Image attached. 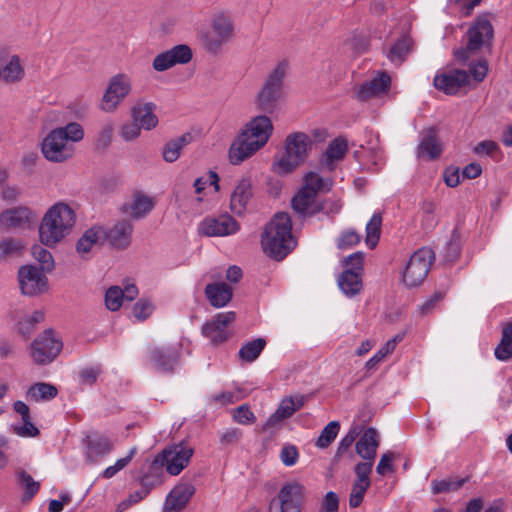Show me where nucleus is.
I'll return each mask as SVG.
<instances>
[{
	"label": "nucleus",
	"mask_w": 512,
	"mask_h": 512,
	"mask_svg": "<svg viewBox=\"0 0 512 512\" xmlns=\"http://www.w3.org/2000/svg\"><path fill=\"white\" fill-rule=\"evenodd\" d=\"M273 132V125L266 115L252 118L241 129L230 145L228 158L231 164L239 165L263 148Z\"/></svg>",
	"instance_id": "1"
},
{
	"label": "nucleus",
	"mask_w": 512,
	"mask_h": 512,
	"mask_svg": "<svg viewBox=\"0 0 512 512\" xmlns=\"http://www.w3.org/2000/svg\"><path fill=\"white\" fill-rule=\"evenodd\" d=\"M261 244L264 252L276 260L284 259L296 246L292 235V222L289 214L279 212L265 226Z\"/></svg>",
	"instance_id": "2"
},
{
	"label": "nucleus",
	"mask_w": 512,
	"mask_h": 512,
	"mask_svg": "<svg viewBox=\"0 0 512 512\" xmlns=\"http://www.w3.org/2000/svg\"><path fill=\"white\" fill-rule=\"evenodd\" d=\"M76 222L74 210L64 202H57L44 214L39 225L42 244L54 247L67 237Z\"/></svg>",
	"instance_id": "3"
},
{
	"label": "nucleus",
	"mask_w": 512,
	"mask_h": 512,
	"mask_svg": "<svg viewBox=\"0 0 512 512\" xmlns=\"http://www.w3.org/2000/svg\"><path fill=\"white\" fill-rule=\"evenodd\" d=\"M84 137V130L77 122L53 129L43 139L41 150L44 157L55 163H61L74 155V147L69 142H79Z\"/></svg>",
	"instance_id": "4"
},
{
	"label": "nucleus",
	"mask_w": 512,
	"mask_h": 512,
	"mask_svg": "<svg viewBox=\"0 0 512 512\" xmlns=\"http://www.w3.org/2000/svg\"><path fill=\"white\" fill-rule=\"evenodd\" d=\"M310 146L311 140L307 134L296 132L288 135L285 143V155L274 164V171L285 175L295 170L307 158Z\"/></svg>",
	"instance_id": "5"
},
{
	"label": "nucleus",
	"mask_w": 512,
	"mask_h": 512,
	"mask_svg": "<svg viewBox=\"0 0 512 512\" xmlns=\"http://www.w3.org/2000/svg\"><path fill=\"white\" fill-rule=\"evenodd\" d=\"M286 72L287 64L279 63L269 74L263 87L256 96L255 105L257 109L265 113H272L275 110L277 101L281 97Z\"/></svg>",
	"instance_id": "6"
},
{
	"label": "nucleus",
	"mask_w": 512,
	"mask_h": 512,
	"mask_svg": "<svg viewBox=\"0 0 512 512\" xmlns=\"http://www.w3.org/2000/svg\"><path fill=\"white\" fill-rule=\"evenodd\" d=\"M235 36L232 17L224 12L216 13L211 20V32L203 36V45L208 52L217 53Z\"/></svg>",
	"instance_id": "7"
},
{
	"label": "nucleus",
	"mask_w": 512,
	"mask_h": 512,
	"mask_svg": "<svg viewBox=\"0 0 512 512\" xmlns=\"http://www.w3.org/2000/svg\"><path fill=\"white\" fill-rule=\"evenodd\" d=\"M132 91V79L126 73L112 76L100 99L99 109L105 113H113Z\"/></svg>",
	"instance_id": "8"
},
{
	"label": "nucleus",
	"mask_w": 512,
	"mask_h": 512,
	"mask_svg": "<svg viewBox=\"0 0 512 512\" xmlns=\"http://www.w3.org/2000/svg\"><path fill=\"white\" fill-rule=\"evenodd\" d=\"M435 258L431 248L422 247L415 251L402 273V280L407 287H416L426 278Z\"/></svg>",
	"instance_id": "9"
},
{
	"label": "nucleus",
	"mask_w": 512,
	"mask_h": 512,
	"mask_svg": "<svg viewBox=\"0 0 512 512\" xmlns=\"http://www.w3.org/2000/svg\"><path fill=\"white\" fill-rule=\"evenodd\" d=\"M468 42L465 48L455 51L457 60L465 62L493 37V27L487 18H478L467 32Z\"/></svg>",
	"instance_id": "10"
},
{
	"label": "nucleus",
	"mask_w": 512,
	"mask_h": 512,
	"mask_svg": "<svg viewBox=\"0 0 512 512\" xmlns=\"http://www.w3.org/2000/svg\"><path fill=\"white\" fill-rule=\"evenodd\" d=\"M63 344L52 330H45L30 345V356L34 363L46 365L51 363L62 350Z\"/></svg>",
	"instance_id": "11"
},
{
	"label": "nucleus",
	"mask_w": 512,
	"mask_h": 512,
	"mask_svg": "<svg viewBox=\"0 0 512 512\" xmlns=\"http://www.w3.org/2000/svg\"><path fill=\"white\" fill-rule=\"evenodd\" d=\"M193 453L194 448L182 441L165 448L156 458V462L164 466L170 475L176 476L187 467Z\"/></svg>",
	"instance_id": "12"
},
{
	"label": "nucleus",
	"mask_w": 512,
	"mask_h": 512,
	"mask_svg": "<svg viewBox=\"0 0 512 512\" xmlns=\"http://www.w3.org/2000/svg\"><path fill=\"white\" fill-rule=\"evenodd\" d=\"M18 281L22 294L26 296H37L48 290V279L44 271L33 265L19 268Z\"/></svg>",
	"instance_id": "13"
},
{
	"label": "nucleus",
	"mask_w": 512,
	"mask_h": 512,
	"mask_svg": "<svg viewBox=\"0 0 512 512\" xmlns=\"http://www.w3.org/2000/svg\"><path fill=\"white\" fill-rule=\"evenodd\" d=\"M239 230L240 224L228 214L205 218L198 225V233L208 237L229 236Z\"/></svg>",
	"instance_id": "14"
},
{
	"label": "nucleus",
	"mask_w": 512,
	"mask_h": 512,
	"mask_svg": "<svg viewBox=\"0 0 512 512\" xmlns=\"http://www.w3.org/2000/svg\"><path fill=\"white\" fill-rule=\"evenodd\" d=\"M235 312L217 313L210 321L205 323L202 328L203 335L213 344H220L229 338L228 326L234 322Z\"/></svg>",
	"instance_id": "15"
},
{
	"label": "nucleus",
	"mask_w": 512,
	"mask_h": 512,
	"mask_svg": "<svg viewBox=\"0 0 512 512\" xmlns=\"http://www.w3.org/2000/svg\"><path fill=\"white\" fill-rule=\"evenodd\" d=\"M192 56V50L188 45L179 44L156 55L152 61V67L157 72H163L177 64L190 62Z\"/></svg>",
	"instance_id": "16"
},
{
	"label": "nucleus",
	"mask_w": 512,
	"mask_h": 512,
	"mask_svg": "<svg viewBox=\"0 0 512 512\" xmlns=\"http://www.w3.org/2000/svg\"><path fill=\"white\" fill-rule=\"evenodd\" d=\"M305 487L299 482H289L278 492L280 512H301Z\"/></svg>",
	"instance_id": "17"
},
{
	"label": "nucleus",
	"mask_w": 512,
	"mask_h": 512,
	"mask_svg": "<svg viewBox=\"0 0 512 512\" xmlns=\"http://www.w3.org/2000/svg\"><path fill=\"white\" fill-rule=\"evenodd\" d=\"M470 85V74L464 70L454 69L434 78V86L446 94L454 95L460 88Z\"/></svg>",
	"instance_id": "18"
},
{
	"label": "nucleus",
	"mask_w": 512,
	"mask_h": 512,
	"mask_svg": "<svg viewBox=\"0 0 512 512\" xmlns=\"http://www.w3.org/2000/svg\"><path fill=\"white\" fill-rule=\"evenodd\" d=\"M253 197L252 181L250 177L239 179L230 196V210L237 216H242L247 211Z\"/></svg>",
	"instance_id": "19"
},
{
	"label": "nucleus",
	"mask_w": 512,
	"mask_h": 512,
	"mask_svg": "<svg viewBox=\"0 0 512 512\" xmlns=\"http://www.w3.org/2000/svg\"><path fill=\"white\" fill-rule=\"evenodd\" d=\"M305 402L306 397L301 394L283 398L276 411L267 419L265 428H274L283 420L290 418L304 406Z\"/></svg>",
	"instance_id": "20"
},
{
	"label": "nucleus",
	"mask_w": 512,
	"mask_h": 512,
	"mask_svg": "<svg viewBox=\"0 0 512 512\" xmlns=\"http://www.w3.org/2000/svg\"><path fill=\"white\" fill-rule=\"evenodd\" d=\"M291 205L293 210L300 216H313L325 209L318 196L304 188H301L292 198Z\"/></svg>",
	"instance_id": "21"
},
{
	"label": "nucleus",
	"mask_w": 512,
	"mask_h": 512,
	"mask_svg": "<svg viewBox=\"0 0 512 512\" xmlns=\"http://www.w3.org/2000/svg\"><path fill=\"white\" fill-rule=\"evenodd\" d=\"M195 493V487L191 483H179L167 495L163 512H180Z\"/></svg>",
	"instance_id": "22"
},
{
	"label": "nucleus",
	"mask_w": 512,
	"mask_h": 512,
	"mask_svg": "<svg viewBox=\"0 0 512 512\" xmlns=\"http://www.w3.org/2000/svg\"><path fill=\"white\" fill-rule=\"evenodd\" d=\"M391 78L387 73H380L377 77L362 83L356 97L360 101H366L373 97L381 96L388 92Z\"/></svg>",
	"instance_id": "23"
},
{
	"label": "nucleus",
	"mask_w": 512,
	"mask_h": 512,
	"mask_svg": "<svg viewBox=\"0 0 512 512\" xmlns=\"http://www.w3.org/2000/svg\"><path fill=\"white\" fill-rule=\"evenodd\" d=\"M151 362L161 372H171L178 363L179 350L177 346L157 347L151 351Z\"/></svg>",
	"instance_id": "24"
},
{
	"label": "nucleus",
	"mask_w": 512,
	"mask_h": 512,
	"mask_svg": "<svg viewBox=\"0 0 512 512\" xmlns=\"http://www.w3.org/2000/svg\"><path fill=\"white\" fill-rule=\"evenodd\" d=\"M347 150L346 139L342 137L335 138L320 157V167L329 172L333 171L336 168V164L344 158Z\"/></svg>",
	"instance_id": "25"
},
{
	"label": "nucleus",
	"mask_w": 512,
	"mask_h": 512,
	"mask_svg": "<svg viewBox=\"0 0 512 512\" xmlns=\"http://www.w3.org/2000/svg\"><path fill=\"white\" fill-rule=\"evenodd\" d=\"M132 232V223L128 220H121L116 222L108 231H106L105 238L108 239L113 247L125 249L131 243Z\"/></svg>",
	"instance_id": "26"
},
{
	"label": "nucleus",
	"mask_w": 512,
	"mask_h": 512,
	"mask_svg": "<svg viewBox=\"0 0 512 512\" xmlns=\"http://www.w3.org/2000/svg\"><path fill=\"white\" fill-rule=\"evenodd\" d=\"M24 76V68L18 55L0 54V79L13 83Z\"/></svg>",
	"instance_id": "27"
},
{
	"label": "nucleus",
	"mask_w": 512,
	"mask_h": 512,
	"mask_svg": "<svg viewBox=\"0 0 512 512\" xmlns=\"http://www.w3.org/2000/svg\"><path fill=\"white\" fill-rule=\"evenodd\" d=\"M153 207L154 202L151 197L135 193L130 201L122 205L121 211L133 219H141L150 213Z\"/></svg>",
	"instance_id": "28"
},
{
	"label": "nucleus",
	"mask_w": 512,
	"mask_h": 512,
	"mask_svg": "<svg viewBox=\"0 0 512 512\" xmlns=\"http://www.w3.org/2000/svg\"><path fill=\"white\" fill-rule=\"evenodd\" d=\"M413 48V40L409 35H402L386 49V57L395 66H400L409 56Z\"/></svg>",
	"instance_id": "29"
},
{
	"label": "nucleus",
	"mask_w": 512,
	"mask_h": 512,
	"mask_svg": "<svg viewBox=\"0 0 512 512\" xmlns=\"http://www.w3.org/2000/svg\"><path fill=\"white\" fill-rule=\"evenodd\" d=\"M442 151V144L440 143L435 130H427L417 147V157L425 160H433L438 158Z\"/></svg>",
	"instance_id": "30"
},
{
	"label": "nucleus",
	"mask_w": 512,
	"mask_h": 512,
	"mask_svg": "<svg viewBox=\"0 0 512 512\" xmlns=\"http://www.w3.org/2000/svg\"><path fill=\"white\" fill-rule=\"evenodd\" d=\"M379 446L378 433L375 428H368L356 443L357 454L367 460L374 461Z\"/></svg>",
	"instance_id": "31"
},
{
	"label": "nucleus",
	"mask_w": 512,
	"mask_h": 512,
	"mask_svg": "<svg viewBox=\"0 0 512 512\" xmlns=\"http://www.w3.org/2000/svg\"><path fill=\"white\" fill-rule=\"evenodd\" d=\"M156 105L153 102L138 104L132 109L133 120L141 129L150 131L158 125V117L155 114Z\"/></svg>",
	"instance_id": "32"
},
{
	"label": "nucleus",
	"mask_w": 512,
	"mask_h": 512,
	"mask_svg": "<svg viewBox=\"0 0 512 512\" xmlns=\"http://www.w3.org/2000/svg\"><path fill=\"white\" fill-rule=\"evenodd\" d=\"M205 296L211 306L221 308L226 306L232 298V288L224 282L210 283L205 287Z\"/></svg>",
	"instance_id": "33"
},
{
	"label": "nucleus",
	"mask_w": 512,
	"mask_h": 512,
	"mask_svg": "<svg viewBox=\"0 0 512 512\" xmlns=\"http://www.w3.org/2000/svg\"><path fill=\"white\" fill-rule=\"evenodd\" d=\"M32 212L27 207L8 209L0 214V225L5 228H20L30 222Z\"/></svg>",
	"instance_id": "34"
},
{
	"label": "nucleus",
	"mask_w": 512,
	"mask_h": 512,
	"mask_svg": "<svg viewBox=\"0 0 512 512\" xmlns=\"http://www.w3.org/2000/svg\"><path fill=\"white\" fill-rule=\"evenodd\" d=\"M106 230L102 226H93L86 230L76 243V251L81 257L90 252L92 247L105 239Z\"/></svg>",
	"instance_id": "35"
},
{
	"label": "nucleus",
	"mask_w": 512,
	"mask_h": 512,
	"mask_svg": "<svg viewBox=\"0 0 512 512\" xmlns=\"http://www.w3.org/2000/svg\"><path fill=\"white\" fill-rule=\"evenodd\" d=\"M113 449V443L109 438L100 436L89 440L86 450V458L90 463L98 462L102 457L108 455Z\"/></svg>",
	"instance_id": "36"
},
{
	"label": "nucleus",
	"mask_w": 512,
	"mask_h": 512,
	"mask_svg": "<svg viewBox=\"0 0 512 512\" xmlns=\"http://www.w3.org/2000/svg\"><path fill=\"white\" fill-rule=\"evenodd\" d=\"M338 286L346 296L356 295L362 288L360 273L349 269L344 270L338 277Z\"/></svg>",
	"instance_id": "37"
},
{
	"label": "nucleus",
	"mask_w": 512,
	"mask_h": 512,
	"mask_svg": "<svg viewBox=\"0 0 512 512\" xmlns=\"http://www.w3.org/2000/svg\"><path fill=\"white\" fill-rule=\"evenodd\" d=\"M192 139L190 133H185L178 138L168 141L162 150L163 159L168 163L175 162L181 154L182 149L187 146Z\"/></svg>",
	"instance_id": "38"
},
{
	"label": "nucleus",
	"mask_w": 512,
	"mask_h": 512,
	"mask_svg": "<svg viewBox=\"0 0 512 512\" xmlns=\"http://www.w3.org/2000/svg\"><path fill=\"white\" fill-rule=\"evenodd\" d=\"M57 388L45 382L33 384L27 390V397L35 402L49 401L57 396Z\"/></svg>",
	"instance_id": "39"
},
{
	"label": "nucleus",
	"mask_w": 512,
	"mask_h": 512,
	"mask_svg": "<svg viewBox=\"0 0 512 512\" xmlns=\"http://www.w3.org/2000/svg\"><path fill=\"white\" fill-rule=\"evenodd\" d=\"M331 187L332 180L330 178H324L316 172H309L304 177V185L302 188L318 196L320 192L329 191Z\"/></svg>",
	"instance_id": "40"
},
{
	"label": "nucleus",
	"mask_w": 512,
	"mask_h": 512,
	"mask_svg": "<svg viewBox=\"0 0 512 512\" xmlns=\"http://www.w3.org/2000/svg\"><path fill=\"white\" fill-rule=\"evenodd\" d=\"M495 356L501 361L512 357V323L503 326L501 341L495 349Z\"/></svg>",
	"instance_id": "41"
},
{
	"label": "nucleus",
	"mask_w": 512,
	"mask_h": 512,
	"mask_svg": "<svg viewBox=\"0 0 512 512\" xmlns=\"http://www.w3.org/2000/svg\"><path fill=\"white\" fill-rule=\"evenodd\" d=\"M265 345L266 342L262 338L249 341L239 350V357L245 362H253L259 357Z\"/></svg>",
	"instance_id": "42"
},
{
	"label": "nucleus",
	"mask_w": 512,
	"mask_h": 512,
	"mask_svg": "<svg viewBox=\"0 0 512 512\" xmlns=\"http://www.w3.org/2000/svg\"><path fill=\"white\" fill-rule=\"evenodd\" d=\"M466 482L467 478H448L441 480H433L431 482V491L433 494L458 491Z\"/></svg>",
	"instance_id": "43"
},
{
	"label": "nucleus",
	"mask_w": 512,
	"mask_h": 512,
	"mask_svg": "<svg viewBox=\"0 0 512 512\" xmlns=\"http://www.w3.org/2000/svg\"><path fill=\"white\" fill-rule=\"evenodd\" d=\"M382 217L380 214H373L366 225V245L373 249L376 247L381 232Z\"/></svg>",
	"instance_id": "44"
},
{
	"label": "nucleus",
	"mask_w": 512,
	"mask_h": 512,
	"mask_svg": "<svg viewBox=\"0 0 512 512\" xmlns=\"http://www.w3.org/2000/svg\"><path fill=\"white\" fill-rule=\"evenodd\" d=\"M340 430V424L338 421L329 422L321 431L317 438L315 445L320 449H325L331 445L335 440Z\"/></svg>",
	"instance_id": "45"
},
{
	"label": "nucleus",
	"mask_w": 512,
	"mask_h": 512,
	"mask_svg": "<svg viewBox=\"0 0 512 512\" xmlns=\"http://www.w3.org/2000/svg\"><path fill=\"white\" fill-rule=\"evenodd\" d=\"M44 320V313L40 310H36L31 314L24 315L17 324L19 333L23 335H29L36 324Z\"/></svg>",
	"instance_id": "46"
},
{
	"label": "nucleus",
	"mask_w": 512,
	"mask_h": 512,
	"mask_svg": "<svg viewBox=\"0 0 512 512\" xmlns=\"http://www.w3.org/2000/svg\"><path fill=\"white\" fill-rule=\"evenodd\" d=\"M32 256L41 265V270L50 272L54 268V259L52 254L42 245L35 244L31 248Z\"/></svg>",
	"instance_id": "47"
},
{
	"label": "nucleus",
	"mask_w": 512,
	"mask_h": 512,
	"mask_svg": "<svg viewBox=\"0 0 512 512\" xmlns=\"http://www.w3.org/2000/svg\"><path fill=\"white\" fill-rule=\"evenodd\" d=\"M123 303L122 289L118 286H111L105 293V305L110 311H117Z\"/></svg>",
	"instance_id": "48"
},
{
	"label": "nucleus",
	"mask_w": 512,
	"mask_h": 512,
	"mask_svg": "<svg viewBox=\"0 0 512 512\" xmlns=\"http://www.w3.org/2000/svg\"><path fill=\"white\" fill-rule=\"evenodd\" d=\"M153 311H154V305H153V303L150 300H148V299H140L133 306L132 315H133V317L136 320L144 321L148 317L151 316Z\"/></svg>",
	"instance_id": "49"
},
{
	"label": "nucleus",
	"mask_w": 512,
	"mask_h": 512,
	"mask_svg": "<svg viewBox=\"0 0 512 512\" xmlns=\"http://www.w3.org/2000/svg\"><path fill=\"white\" fill-rule=\"evenodd\" d=\"M22 249L23 244L19 240L13 238L0 240V258L16 255Z\"/></svg>",
	"instance_id": "50"
},
{
	"label": "nucleus",
	"mask_w": 512,
	"mask_h": 512,
	"mask_svg": "<svg viewBox=\"0 0 512 512\" xmlns=\"http://www.w3.org/2000/svg\"><path fill=\"white\" fill-rule=\"evenodd\" d=\"M233 419L239 424L250 425L256 421V416L249 406L244 404L234 410Z\"/></svg>",
	"instance_id": "51"
},
{
	"label": "nucleus",
	"mask_w": 512,
	"mask_h": 512,
	"mask_svg": "<svg viewBox=\"0 0 512 512\" xmlns=\"http://www.w3.org/2000/svg\"><path fill=\"white\" fill-rule=\"evenodd\" d=\"M370 485L364 483L354 482L352 491L349 496V506L351 508H357L361 505L364 495L369 489Z\"/></svg>",
	"instance_id": "52"
},
{
	"label": "nucleus",
	"mask_w": 512,
	"mask_h": 512,
	"mask_svg": "<svg viewBox=\"0 0 512 512\" xmlns=\"http://www.w3.org/2000/svg\"><path fill=\"white\" fill-rule=\"evenodd\" d=\"M372 467L373 461L366 460V462L356 464L354 468L356 479L354 482L371 485L370 474L372 472Z\"/></svg>",
	"instance_id": "53"
},
{
	"label": "nucleus",
	"mask_w": 512,
	"mask_h": 512,
	"mask_svg": "<svg viewBox=\"0 0 512 512\" xmlns=\"http://www.w3.org/2000/svg\"><path fill=\"white\" fill-rule=\"evenodd\" d=\"M361 240V235L353 229L345 230L338 239V247L340 249H349L357 245Z\"/></svg>",
	"instance_id": "54"
},
{
	"label": "nucleus",
	"mask_w": 512,
	"mask_h": 512,
	"mask_svg": "<svg viewBox=\"0 0 512 512\" xmlns=\"http://www.w3.org/2000/svg\"><path fill=\"white\" fill-rule=\"evenodd\" d=\"M17 476L19 483L25 488L26 495L29 498L33 497L39 490V483L34 481V479L25 471H20Z\"/></svg>",
	"instance_id": "55"
},
{
	"label": "nucleus",
	"mask_w": 512,
	"mask_h": 512,
	"mask_svg": "<svg viewBox=\"0 0 512 512\" xmlns=\"http://www.w3.org/2000/svg\"><path fill=\"white\" fill-rule=\"evenodd\" d=\"M140 134L141 128L134 120L133 122L124 124L120 130V136L126 142L137 139L140 136Z\"/></svg>",
	"instance_id": "56"
},
{
	"label": "nucleus",
	"mask_w": 512,
	"mask_h": 512,
	"mask_svg": "<svg viewBox=\"0 0 512 512\" xmlns=\"http://www.w3.org/2000/svg\"><path fill=\"white\" fill-rule=\"evenodd\" d=\"M114 127L112 124H105L97 134L95 143L97 148H106L112 139Z\"/></svg>",
	"instance_id": "57"
},
{
	"label": "nucleus",
	"mask_w": 512,
	"mask_h": 512,
	"mask_svg": "<svg viewBox=\"0 0 512 512\" xmlns=\"http://www.w3.org/2000/svg\"><path fill=\"white\" fill-rule=\"evenodd\" d=\"M299 453L294 445L284 446L280 452V459L285 466H293L297 463Z\"/></svg>",
	"instance_id": "58"
},
{
	"label": "nucleus",
	"mask_w": 512,
	"mask_h": 512,
	"mask_svg": "<svg viewBox=\"0 0 512 512\" xmlns=\"http://www.w3.org/2000/svg\"><path fill=\"white\" fill-rule=\"evenodd\" d=\"M488 73V62L486 60H480L477 63H473L470 66V74L473 80L477 83L482 82Z\"/></svg>",
	"instance_id": "59"
},
{
	"label": "nucleus",
	"mask_w": 512,
	"mask_h": 512,
	"mask_svg": "<svg viewBox=\"0 0 512 512\" xmlns=\"http://www.w3.org/2000/svg\"><path fill=\"white\" fill-rule=\"evenodd\" d=\"M394 459V454L390 451L384 453L381 458H380V461L376 467V471L379 475H386L388 472H392L393 471V465H392V461Z\"/></svg>",
	"instance_id": "60"
},
{
	"label": "nucleus",
	"mask_w": 512,
	"mask_h": 512,
	"mask_svg": "<svg viewBox=\"0 0 512 512\" xmlns=\"http://www.w3.org/2000/svg\"><path fill=\"white\" fill-rule=\"evenodd\" d=\"M338 508H339L338 495L333 491L327 492L323 499L321 512H338Z\"/></svg>",
	"instance_id": "61"
},
{
	"label": "nucleus",
	"mask_w": 512,
	"mask_h": 512,
	"mask_svg": "<svg viewBox=\"0 0 512 512\" xmlns=\"http://www.w3.org/2000/svg\"><path fill=\"white\" fill-rule=\"evenodd\" d=\"M362 428L358 425L352 426L348 433L341 439L339 443V451L348 449L360 434Z\"/></svg>",
	"instance_id": "62"
},
{
	"label": "nucleus",
	"mask_w": 512,
	"mask_h": 512,
	"mask_svg": "<svg viewBox=\"0 0 512 512\" xmlns=\"http://www.w3.org/2000/svg\"><path fill=\"white\" fill-rule=\"evenodd\" d=\"M242 432L238 428H228L224 430L220 435V441L222 444H235L240 441Z\"/></svg>",
	"instance_id": "63"
},
{
	"label": "nucleus",
	"mask_w": 512,
	"mask_h": 512,
	"mask_svg": "<svg viewBox=\"0 0 512 512\" xmlns=\"http://www.w3.org/2000/svg\"><path fill=\"white\" fill-rule=\"evenodd\" d=\"M497 150H498L497 143L494 141H491V140L482 141V142L478 143L474 148V152L480 156H484V155L491 156Z\"/></svg>",
	"instance_id": "64"
}]
</instances>
